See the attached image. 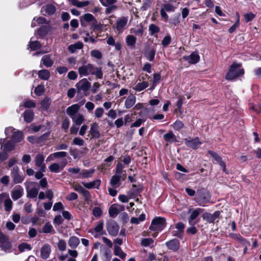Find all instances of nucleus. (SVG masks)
Returning a JSON list of instances; mask_svg holds the SVG:
<instances>
[{"instance_id":"f257e3e1","label":"nucleus","mask_w":261,"mask_h":261,"mask_svg":"<svg viewBox=\"0 0 261 261\" xmlns=\"http://www.w3.org/2000/svg\"><path fill=\"white\" fill-rule=\"evenodd\" d=\"M78 72L81 77L87 76L90 74L95 75L99 79H102L103 77L101 68L95 66L91 63L80 66L78 69Z\"/></svg>"},{"instance_id":"f03ea898","label":"nucleus","mask_w":261,"mask_h":261,"mask_svg":"<svg viewBox=\"0 0 261 261\" xmlns=\"http://www.w3.org/2000/svg\"><path fill=\"white\" fill-rule=\"evenodd\" d=\"M244 70L241 67V64L236 62L233 63L230 66L228 72L225 75V79L228 81H232L237 77L243 75Z\"/></svg>"},{"instance_id":"7ed1b4c3","label":"nucleus","mask_w":261,"mask_h":261,"mask_svg":"<svg viewBox=\"0 0 261 261\" xmlns=\"http://www.w3.org/2000/svg\"><path fill=\"white\" fill-rule=\"evenodd\" d=\"M166 226V220L164 218L156 217L153 219L149 229L156 232L162 231Z\"/></svg>"},{"instance_id":"20e7f679","label":"nucleus","mask_w":261,"mask_h":261,"mask_svg":"<svg viewBox=\"0 0 261 261\" xmlns=\"http://www.w3.org/2000/svg\"><path fill=\"white\" fill-rule=\"evenodd\" d=\"M26 191L28 198H34L37 197L39 192V188L38 187L37 183L31 182L29 185L27 186Z\"/></svg>"},{"instance_id":"39448f33","label":"nucleus","mask_w":261,"mask_h":261,"mask_svg":"<svg viewBox=\"0 0 261 261\" xmlns=\"http://www.w3.org/2000/svg\"><path fill=\"white\" fill-rule=\"evenodd\" d=\"M107 229L109 234L115 237L117 235L119 227L117 223L113 220H110L107 222Z\"/></svg>"},{"instance_id":"423d86ee","label":"nucleus","mask_w":261,"mask_h":261,"mask_svg":"<svg viewBox=\"0 0 261 261\" xmlns=\"http://www.w3.org/2000/svg\"><path fill=\"white\" fill-rule=\"evenodd\" d=\"M67 163L68 162L67 159H64L60 164L55 163L51 164L48 167V168L49 170L52 172L56 173H59L60 172L63 170L64 167L67 164Z\"/></svg>"},{"instance_id":"0eeeda50","label":"nucleus","mask_w":261,"mask_h":261,"mask_svg":"<svg viewBox=\"0 0 261 261\" xmlns=\"http://www.w3.org/2000/svg\"><path fill=\"white\" fill-rule=\"evenodd\" d=\"M11 177L14 184L21 183L24 180V176L19 172V168L17 166L13 167L11 171Z\"/></svg>"},{"instance_id":"6e6552de","label":"nucleus","mask_w":261,"mask_h":261,"mask_svg":"<svg viewBox=\"0 0 261 261\" xmlns=\"http://www.w3.org/2000/svg\"><path fill=\"white\" fill-rule=\"evenodd\" d=\"M75 87L77 88V92L81 91L87 92L91 87V83L88 82L87 79L84 78L76 84Z\"/></svg>"},{"instance_id":"1a4fd4ad","label":"nucleus","mask_w":261,"mask_h":261,"mask_svg":"<svg viewBox=\"0 0 261 261\" xmlns=\"http://www.w3.org/2000/svg\"><path fill=\"white\" fill-rule=\"evenodd\" d=\"M100 255L102 261H111L112 254L110 248L105 246H101Z\"/></svg>"},{"instance_id":"9d476101","label":"nucleus","mask_w":261,"mask_h":261,"mask_svg":"<svg viewBox=\"0 0 261 261\" xmlns=\"http://www.w3.org/2000/svg\"><path fill=\"white\" fill-rule=\"evenodd\" d=\"M127 20V18L125 17H121L117 20L116 29L119 33H122L125 30Z\"/></svg>"},{"instance_id":"9b49d317","label":"nucleus","mask_w":261,"mask_h":261,"mask_svg":"<svg viewBox=\"0 0 261 261\" xmlns=\"http://www.w3.org/2000/svg\"><path fill=\"white\" fill-rule=\"evenodd\" d=\"M23 194V189L19 185L15 186L11 191V197L14 200L21 198Z\"/></svg>"},{"instance_id":"f8f14e48","label":"nucleus","mask_w":261,"mask_h":261,"mask_svg":"<svg viewBox=\"0 0 261 261\" xmlns=\"http://www.w3.org/2000/svg\"><path fill=\"white\" fill-rule=\"evenodd\" d=\"M126 175L123 174V176H120L117 175H114L112 176L111 180H110V184L112 186V187L114 188H118L120 185V180H124L126 178Z\"/></svg>"},{"instance_id":"ddd939ff","label":"nucleus","mask_w":261,"mask_h":261,"mask_svg":"<svg viewBox=\"0 0 261 261\" xmlns=\"http://www.w3.org/2000/svg\"><path fill=\"white\" fill-rule=\"evenodd\" d=\"M184 141L185 144L187 146L193 149H196L202 144V142L199 141L198 137H196L190 140L185 139Z\"/></svg>"},{"instance_id":"4468645a","label":"nucleus","mask_w":261,"mask_h":261,"mask_svg":"<svg viewBox=\"0 0 261 261\" xmlns=\"http://www.w3.org/2000/svg\"><path fill=\"white\" fill-rule=\"evenodd\" d=\"M203 210L201 208H197L194 210L188 219V222L190 225H194L196 224V222L194 220L198 217V216L202 213H203Z\"/></svg>"},{"instance_id":"2eb2a0df","label":"nucleus","mask_w":261,"mask_h":261,"mask_svg":"<svg viewBox=\"0 0 261 261\" xmlns=\"http://www.w3.org/2000/svg\"><path fill=\"white\" fill-rule=\"evenodd\" d=\"M211 196L208 193H205L196 197V202L200 206H205V204L209 202Z\"/></svg>"},{"instance_id":"dca6fc26","label":"nucleus","mask_w":261,"mask_h":261,"mask_svg":"<svg viewBox=\"0 0 261 261\" xmlns=\"http://www.w3.org/2000/svg\"><path fill=\"white\" fill-rule=\"evenodd\" d=\"M170 3L162 5V8L167 12H174L177 7L179 3H176V0H170Z\"/></svg>"},{"instance_id":"f3484780","label":"nucleus","mask_w":261,"mask_h":261,"mask_svg":"<svg viewBox=\"0 0 261 261\" xmlns=\"http://www.w3.org/2000/svg\"><path fill=\"white\" fill-rule=\"evenodd\" d=\"M50 252V246L48 244H45L41 248L40 256L43 259H46L49 257Z\"/></svg>"},{"instance_id":"a211bd4d","label":"nucleus","mask_w":261,"mask_h":261,"mask_svg":"<svg viewBox=\"0 0 261 261\" xmlns=\"http://www.w3.org/2000/svg\"><path fill=\"white\" fill-rule=\"evenodd\" d=\"M184 59L191 64H195L199 62L200 57L197 52H193L190 55L184 56Z\"/></svg>"},{"instance_id":"6ab92c4d","label":"nucleus","mask_w":261,"mask_h":261,"mask_svg":"<svg viewBox=\"0 0 261 261\" xmlns=\"http://www.w3.org/2000/svg\"><path fill=\"white\" fill-rule=\"evenodd\" d=\"M166 245L169 249L176 251L179 249L180 243L177 239H174L167 242Z\"/></svg>"},{"instance_id":"aec40b11","label":"nucleus","mask_w":261,"mask_h":261,"mask_svg":"<svg viewBox=\"0 0 261 261\" xmlns=\"http://www.w3.org/2000/svg\"><path fill=\"white\" fill-rule=\"evenodd\" d=\"M80 109V106L79 104H74L67 108L66 109V113L71 118L77 114V113L79 111Z\"/></svg>"},{"instance_id":"412c9836","label":"nucleus","mask_w":261,"mask_h":261,"mask_svg":"<svg viewBox=\"0 0 261 261\" xmlns=\"http://www.w3.org/2000/svg\"><path fill=\"white\" fill-rule=\"evenodd\" d=\"M89 133L92 138L97 139L100 137V134L98 130V125L94 122L91 124Z\"/></svg>"},{"instance_id":"4be33fe9","label":"nucleus","mask_w":261,"mask_h":261,"mask_svg":"<svg viewBox=\"0 0 261 261\" xmlns=\"http://www.w3.org/2000/svg\"><path fill=\"white\" fill-rule=\"evenodd\" d=\"M54 60L51 58L50 55H44L42 57L41 63L46 67H50L54 64Z\"/></svg>"},{"instance_id":"5701e85b","label":"nucleus","mask_w":261,"mask_h":261,"mask_svg":"<svg viewBox=\"0 0 261 261\" xmlns=\"http://www.w3.org/2000/svg\"><path fill=\"white\" fill-rule=\"evenodd\" d=\"M100 183V179H96L88 183L82 182V184L86 188L90 189L92 188L98 189Z\"/></svg>"},{"instance_id":"b1692460","label":"nucleus","mask_w":261,"mask_h":261,"mask_svg":"<svg viewBox=\"0 0 261 261\" xmlns=\"http://www.w3.org/2000/svg\"><path fill=\"white\" fill-rule=\"evenodd\" d=\"M68 1L71 5L78 8L86 7L90 3L89 1L80 2L79 0H68Z\"/></svg>"},{"instance_id":"393cba45","label":"nucleus","mask_w":261,"mask_h":261,"mask_svg":"<svg viewBox=\"0 0 261 261\" xmlns=\"http://www.w3.org/2000/svg\"><path fill=\"white\" fill-rule=\"evenodd\" d=\"M80 239L75 237V236H72L71 237L69 240H68V245L69 247H70L72 249H75L80 244Z\"/></svg>"},{"instance_id":"a878e982","label":"nucleus","mask_w":261,"mask_h":261,"mask_svg":"<svg viewBox=\"0 0 261 261\" xmlns=\"http://www.w3.org/2000/svg\"><path fill=\"white\" fill-rule=\"evenodd\" d=\"M137 38L132 35H128L126 37L125 42L126 45L130 48H134L136 44Z\"/></svg>"},{"instance_id":"bb28decb","label":"nucleus","mask_w":261,"mask_h":261,"mask_svg":"<svg viewBox=\"0 0 261 261\" xmlns=\"http://www.w3.org/2000/svg\"><path fill=\"white\" fill-rule=\"evenodd\" d=\"M83 47V44L82 42L78 41L74 44H71L68 46V50L71 54L74 53L76 50L81 49Z\"/></svg>"},{"instance_id":"cd10ccee","label":"nucleus","mask_w":261,"mask_h":261,"mask_svg":"<svg viewBox=\"0 0 261 261\" xmlns=\"http://www.w3.org/2000/svg\"><path fill=\"white\" fill-rule=\"evenodd\" d=\"M42 11L45 12L46 15H50L55 12L56 7L52 4L47 5L42 7Z\"/></svg>"},{"instance_id":"c85d7f7f","label":"nucleus","mask_w":261,"mask_h":261,"mask_svg":"<svg viewBox=\"0 0 261 261\" xmlns=\"http://www.w3.org/2000/svg\"><path fill=\"white\" fill-rule=\"evenodd\" d=\"M136 97L133 95H130L126 98L125 101V107L126 109L132 108L136 102Z\"/></svg>"},{"instance_id":"c756f323","label":"nucleus","mask_w":261,"mask_h":261,"mask_svg":"<svg viewBox=\"0 0 261 261\" xmlns=\"http://www.w3.org/2000/svg\"><path fill=\"white\" fill-rule=\"evenodd\" d=\"M34 117V113L32 110H27L23 113V118L27 123H30L32 121Z\"/></svg>"},{"instance_id":"7c9ffc66","label":"nucleus","mask_w":261,"mask_h":261,"mask_svg":"<svg viewBox=\"0 0 261 261\" xmlns=\"http://www.w3.org/2000/svg\"><path fill=\"white\" fill-rule=\"evenodd\" d=\"M49 31L50 27L48 24H47L40 27L37 30V33L40 37H43L48 34Z\"/></svg>"},{"instance_id":"2f4dec72","label":"nucleus","mask_w":261,"mask_h":261,"mask_svg":"<svg viewBox=\"0 0 261 261\" xmlns=\"http://www.w3.org/2000/svg\"><path fill=\"white\" fill-rule=\"evenodd\" d=\"M155 50L153 48H149L146 50L144 56L149 61H152L154 60Z\"/></svg>"},{"instance_id":"473e14b6","label":"nucleus","mask_w":261,"mask_h":261,"mask_svg":"<svg viewBox=\"0 0 261 261\" xmlns=\"http://www.w3.org/2000/svg\"><path fill=\"white\" fill-rule=\"evenodd\" d=\"M163 138L165 141L169 142H173L176 140L175 136L172 131L170 130L168 133L165 134L163 136Z\"/></svg>"},{"instance_id":"72a5a7b5","label":"nucleus","mask_w":261,"mask_h":261,"mask_svg":"<svg viewBox=\"0 0 261 261\" xmlns=\"http://www.w3.org/2000/svg\"><path fill=\"white\" fill-rule=\"evenodd\" d=\"M114 253L115 255L118 256L119 257L123 259H124L126 256V253L123 252L121 248L117 245L114 246Z\"/></svg>"},{"instance_id":"f704fd0d","label":"nucleus","mask_w":261,"mask_h":261,"mask_svg":"<svg viewBox=\"0 0 261 261\" xmlns=\"http://www.w3.org/2000/svg\"><path fill=\"white\" fill-rule=\"evenodd\" d=\"M42 231L45 233H54L55 232L53 226L49 222L45 224L42 228Z\"/></svg>"},{"instance_id":"c9c22d12","label":"nucleus","mask_w":261,"mask_h":261,"mask_svg":"<svg viewBox=\"0 0 261 261\" xmlns=\"http://www.w3.org/2000/svg\"><path fill=\"white\" fill-rule=\"evenodd\" d=\"M148 86V82H142L136 84L135 87H133V89L136 91L140 92Z\"/></svg>"},{"instance_id":"e433bc0d","label":"nucleus","mask_w":261,"mask_h":261,"mask_svg":"<svg viewBox=\"0 0 261 261\" xmlns=\"http://www.w3.org/2000/svg\"><path fill=\"white\" fill-rule=\"evenodd\" d=\"M94 229L99 235L101 236L106 233L103 230V222L102 221L99 222Z\"/></svg>"},{"instance_id":"4c0bfd02","label":"nucleus","mask_w":261,"mask_h":261,"mask_svg":"<svg viewBox=\"0 0 261 261\" xmlns=\"http://www.w3.org/2000/svg\"><path fill=\"white\" fill-rule=\"evenodd\" d=\"M38 76L42 80H47L50 77V72L46 69L40 70L38 71Z\"/></svg>"},{"instance_id":"58836bf2","label":"nucleus","mask_w":261,"mask_h":261,"mask_svg":"<svg viewBox=\"0 0 261 261\" xmlns=\"http://www.w3.org/2000/svg\"><path fill=\"white\" fill-rule=\"evenodd\" d=\"M72 121L77 125H80L83 123L84 121V117L83 115L80 114H77L71 118Z\"/></svg>"},{"instance_id":"ea45409f","label":"nucleus","mask_w":261,"mask_h":261,"mask_svg":"<svg viewBox=\"0 0 261 261\" xmlns=\"http://www.w3.org/2000/svg\"><path fill=\"white\" fill-rule=\"evenodd\" d=\"M22 139V134L21 132H14L12 135V140L15 142H19Z\"/></svg>"},{"instance_id":"a19ab883","label":"nucleus","mask_w":261,"mask_h":261,"mask_svg":"<svg viewBox=\"0 0 261 261\" xmlns=\"http://www.w3.org/2000/svg\"><path fill=\"white\" fill-rule=\"evenodd\" d=\"M94 172L95 169L94 168H91L89 170H83L82 173H81V175L82 177L87 178L92 177Z\"/></svg>"},{"instance_id":"79ce46f5","label":"nucleus","mask_w":261,"mask_h":261,"mask_svg":"<svg viewBox=\"0 0 261 261\" xmlns=\"http://www.w3.org/2000/svg\"><path fill=\"white\" fill-rule=\"evenodd\" d=\"M51 100L49 98H45L40 102L41 108L43 110H47L50 105Z\"/></svg>"},{"instance_id":"37998d69","label":"nucleus","mask_w":261,"mask_h":261,"mask_svg":"<svg viewBox=\"0 0 261 261\" xmlns=\"http://www.w3.org/2000/svg\"><path fill=\"white\" fill-rule=\"evenodd\" d=\"M154 241L151 238H145L143 239L141 241V244L143 247H150L153 246Z\"/></svg>"},{"instance_id":"c03bdc74","label":"nucleus","mask_w":261,"mask_h":261,"mask_svg":"<svg viewBox=\"0 0 261 261\" xmlns=\"http://www.w3.org/2000/svg\"><path fill=\"white\" fill-rule=\"evenodd\" d=\"M29 47L32 50H36L41 47V44L38 41H30L29 42Z\"/></svg>"},{"instance_id":"a18cd8bd","label":"nucleus","mask_w":261,"mask_h":261,"mask_svg":"<svg viewBox=\"0 0 261 261\" xmlns=\"http://www.w3.org/2000/svg\"><path fill=\"white\" fill-rule=\"evenodd\" d=\"M119 212L118 208L114 205H111L109 209V214L111 217H115Z\"/></svg>"},{"instance_id":"49530a36","label":"nucleus","mask_w":261,"mask_h":261,"mask_svg":"<svg viewBox=\"0 0 261 261\" xmlns=\"http://www.w3.org/2000/svg\"><path fill=\"white\" fill-rule=\"evenodd\" d=\"M44 156L42 154H38L35 157V165L36 166H41L44 164Z\"/></svg>"},{"instance_id":"de8ad7c7","label":"nucleus","mask_w":261,"mask_h":261,"mask_svg":"<svg viewBox=\"0 0 261 261\" xmlns=\"http://www.w3.org/2000/svg\"><path fill=\"white\" fill-rule=\"evenodd\" d=\"M123 165L121 163H118L116 166L115 175H117L120 176H123Z\"/></svg>"},{"instance_id":"09e8293b","label":"nucleus","mask_w":261,"mask_h":261,"mask_svg":"<svg viewBox=\"0 0 261 261\" xmlns=\"http://www.w3.org/2000/svg\"><path fill=\"white\" fill-rule=\"evenodd\" d=\"M160 31V28L154 24H151L149 25V32L150 35H153Z\"/></svg>"},{"instance_id":"8fccbe9b","label":"nucleus","mask_w":261,"mask_h":261,"mask_svg":"<svg viewBox=\"0 0 261 261\" xmlns=\"http://www.w3.org/2000/svg\"><path fill=\"white\" fill-rule=\"evenodd\" d=\"M57 246L60 251H65L66 249V243L65 241L63 239L59 240L57 243Z\"/></svg>"},{"instance_id":"3c124183","label":"nucleus","mask_w":261,"mask_h":261,"mask_svg":"<svg viewBox=\"0 0 261 261\" xmlns=\"http://www.w3.org/2000/svg\"><path fill=\"white\" fill-rule=\"evenodd\" d=\"M12 208V201L8 197L5 200V210L6 211L9 212Z\"/></svg>"},{"instance_id":"603ef678","label":"nucleus","mask_w":261,"mask_h":261,"mask_svg":"<svg viewBox=\"0 0 261 261\" xmlns=\"http://www.w3.org/2000/svg\"><path fill=\"white\" fill-rule=\"evenodd\" d=\"M44 92V87L43 85H39L35 89V93L38 96H40L43 94Z\"/></svg>"},{"instance_id":"864d4df0","label":"nucleus","mask_w":261,"mask_h":261,"mask_svg":"<svg viewBox=\"0 0 261 261\" xmlns=\"http://www.w3.org/2000/svg\"><path fill=\"white\" fill-rule=\"evenodd\" d=\"M0 246L2 249L4 250L5 251H8L11 249V245L9 240H7L5 242L1 243Z\"/></svg>"},{"instance_id":"5fc2aeb1","label":"nucleus","mask_w":261,"mask_h":261,"mask_svg":"<svg viewBox=\"0 0 261 261\" xmlns=\"http://www.w3.org/2000/svg\"><path fill=\"white\" fill-rule=\"evenodd\" d=\"M99 2L103 6H109L114 5L117 2V0H99Z\"/></svg>"},{"instance_id":"6e6d98bb","label":"nucleus","mask_w":261,"mask_h":261,"mask_svg":"<svg viewBox=\"0 0 261 261\" xmlns=\"http://www.w3.org/2000/svg\"><path fill=\"white\" fill-rule=\"evenodd\" d=\"M31 248V245L27 243H21L18 246V249L20 252H23L26 250H30Z\"/></svg>"},{"instance_id":"4d7b16f0","label":"nucleus","mask_w":261,"mask_h":261,"mask_svg":"<svg viewBox=\"0 0 261 261\" xmlns=\"http://www.w3.org/2000/svg\"><path fill=\"white\" fill-rule=\"evenodd\" d=\"M14 147V143L13 141H8L4 145V150L6 151H11Z\"/></svg>"},{"instance_id":"13d9d810","label":"nucleus","mask_w":261,"mask_h":261,"mask_svg":"<svg viewBox=\"0 0 261 261\" xmlns=\"http://www.w3.org/2000/svg\"><path fill=\"white\" fill-rule=\"evenodd\" d=\"M203 219L206 221L208 223H213L214 222V220L211 214L208 213H205L203 214L202 216Z\"/></svg>"},{"instance_id":"bf43d9fd","label":"nucleus","mask_w":261,"mask_h":261,"mask_svg":"<svg viewBox=\"0 0 261 261\" xmlns=\"http://www.w3.org/2000/svg\"><path fill=\"white\" fill-rule=\"evenodd\" d=\"M183 127V123L179 120H177L173 124V128L176 130H179Z\"/></svg>"},{"instance_id":"052dcab7","label":"nucleus","mask_w":261,"mask_h":261,"mask_svg":"<svg viewBox=\"0 0 261 261\" xmlns=\"http://www.w3.org/2000/svg\"><path fill=\"white\" fill-rule=\"evenodd\" d=\"M84 143V141L79 137L74 138L72 141V144L77 146H83Z\"/></svg>"},{"instance_id":"680f3d73","label":"nucleus","mask_w":261,"mask_h":261,"mask_svg":"<svg viewBox=\"0 0 261 261\" xmlns=\"http://www.w3.org/2000/svg\"><path fill=\"white\" fill-rule=\"evenodd\" d=\"M244 16L245 18V22L246 23H248L253 19V18L255 17V15L252 13L250 12L245 14Z\"/></svg>"},{"instance_id":"e2e57ef3","label":"nucleus","mask_w":261,"mask_h":261,"mask_svg":"<svg viewBox=\"0 0 261 261\" xmlns=\"http://www.w3.org/2000/svg\"><path fill=\"white\" fill-rule=\"evenodd\" d=\"M67 155V153L65 151H59L53 153V156L55 159L65 158Z\"/></svg>"},{"instance_id":"0e129e2a","label":"nucleus","mask_w":261,"mask_h":261,"mask_svg":"<svg viewBox=\"0 0 261 261\" xmlns=\"http://www.w3.org/2000/svg\"><path fill=\"white\" fill-rule=\"evenodd\" d=\"M91 55L97 59H100L102 57V54L98 50L94 49L91 51Z\"/></svg>"},{"instance_id":"69168bd1","label":"nucleus","mask_w":261,"mask_h":261,"mask_svg":"<svg viewBox=\"0 0 261 261\" xmlns=\"http://www.w3.org/2000/svg\"><path fill=\"white\" fill-rule=\"evenodd\" d=\"M161 80V74L159 73L153 74L152 84L153 85L158 84Z\"/></svg>"},{"instance_id":"338daca9","label":"nucleus","mask_w":261,"mask_h":261,"mask_svg":"<svg viewBox=\"0 0 261 261\" xmlns=\"http://www.w3.org/2000/svg\"><path fill=\"white\" fill-rule=\"evenodd\" d=\"M63 209V205L61 202L55 203L53 208L54 211H60Z\"/></svg>"},{"instance_id":"774afa93","label":"nucleus","mask_w":261,"mask_h":261,"mask_svg":"<svg viewBox=\"0 0 261 261\" xmlns=\"http://www.w3.org/2000/svg\"><path fill=\"white\" fill-rule=\"evenodd\" d=\"M104 112V110L102 108H97L94 112V115L96 118H100L102 117Z\"/></svg>"}]
</instances>
